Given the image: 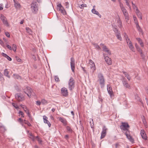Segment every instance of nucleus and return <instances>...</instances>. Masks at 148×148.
<instances>
[{"label": "nucleus", "mask_w": 148, "mask_h": 148, "mask_svg": "<svg viewBox=\"0 0 148 148\" xmlns=\"http://www.w3.org/2000/svg\"><path fill=\"white\" fill-rule=\"evenodd\" d=\"M94 47H95L97 49H101L99 46L97 44H94Z\"/></svg>", "instance_id": "nucleus-51"}, {"label": "nucleus", "mask_w": 148, "mask_h": 148, "mask_svg": "<svg viewBox=\"0 0 148 148\" xmlns=\"http://www.w3.org/2000/svg\"><path fill=\"white\" fill-rule=\"evenodd\" d=\"M75 82L73 78L71 77L69 80L68 82L69 88V90L72 91L75 87Z\"/></svg>", "instance_id": "nucleus-2"}, {"label": "nucleus", "mask_w": 148, "mask_h": 148, "mask_svg": "<svg viewBox=\"0 0 148 148\" xmlns=\"http://www.w3.org/2000/svg\"><path fill=\"white\" fill-rule=\"evenodd\" d=\"M125 131H126V132L125 133V134L126 136L127 135L128 136L130 135V132L128 129H127V130H126Z\"/></svg>", "instance_id": "nucleus-43"}, {"label": "nucleus", "mask_w": 148, "mask_h": 148, "mask_svg": "<svg viewBox=\"0 0 148 148\" xmlns=\"http://www.w3.org/2000/svg\"><path fill=\"white\" fill-rule=\"evenodd\" d=\"M102 50L103 51V53L106 54V56H108L111 54V51L106 46L102 44Z\"/></svg>", "instance_id": "nucleus-4"}, {"label": "nucleus", "mask_w": 148, "mask_h": 148, "mask_svg": "<svg viewBox=\"0 0 148 148\" xmlns=\"http://www.w3.org/2000/svg\"><path fill=\"white\" fill-rule=\"evenodd\" d=\"M2 55L3 56L6 58L8 56L6 54L4 53H2Z\"/></svg>", "instance_id": "nucleus-62"}, {"label": "nucleus", "mask_w": 148, "mask_h": 148, "mask_svg": "<svg viewBox=\"0 0 148 148\" xmlns=\"http://www.w3.org/2000/svg\"><path fill=\"white\" fill-rule=\"evenodd\" d=\"M135 47H136V49H137L138 50H140V48L138 46L137 43L135 44Z\"/></svg>", "instance_id": "nucleus-54"}, {"label": "nucleus", "mask_w": 148, "mask_h": 148, "mask_svg": "<svg viewBox=\"0 0 148 148\" xmlns=\"http://www.w3.org/2000/svg\"><path fill=\"white\" fill-rule=\"evenodd\" d=\"M12 105L16 109H18L19 108L18 106L14 103H12Z\"/></svg>", "instance_id": "nucleus-46"}, {"label": "nucleus", "mask_w": 148, "mask_h": 148, "mask_svg": "<svg viewBox=\"0 0 148 148\" xmlns=\"http://www.w3.org/2000/svg\"><path fill=\"white\" fill-rule=\"evenodd\" d=\"M55 80L56 82H59L60 80L58 77V76L56 75L54 76Z\"/></svg>", "instance_id": "nucleus-38"}, {"label": "nucleus", "mask_w": 148, "mask_h": 148, "mask_svg": "<svg viewBox=\"0 0 148 148\" xmlns=\"http://www.w3.org/2000/svg\"><path fill=\"white\" fill-rule=\"evenodd\" d=\"M127 137L129 140L132 143H134V140L132 137L130 135L128 136L127 135Z\"/></svg>", "instance_id": "nucleus-25"}, {"label": "nucleus", "mask_w": 148, "mask_h": 148, "mask_svg": "<svg viewBox=\"0 0 148 148\" xmlns=\"http://www.w3.org/2000/svg\"><path fill=\"white\" fill-rule=\"evenodd\" d=\"M3 9V6L2 4H0V10H1Z\"/></svg>", "instance_id": "nucleus-58"}, {"label": "nucleus", "mask_w": 148, "mask_h": 148, "mask_svg": "<svg viewBox=\"0 0 148 148\" xmlns=\"http://www.w3.org/2000/svg\"><path fill=\"white\" fill-rule=\"evenodd\" d=\"M113 27V30L115 33L116 36L117 38L120 41L122 40V38L121 36V34L119 31L116 28L117 26H116L112 25Z\"/></svg>", "instance_id": "nucleus-3"}, {"label": "nucleus", "mask_w": 148, "mask_h": 148, "mask_svg": "<svg viewBox=\"0 0 148 148\" xmlns=\"http://www.w3.org/2000/svg\"><path fill=\"white\" fill-rule=\"evenodd\" d=\"M132 7L133 9H136V8H137V7L133 3V2H132Z\"/></svg>", "instance_id": "nucleus-50"}, {"label": "nucleus", "mask_w": 148, "mask_h": 148, "mask_svg": "<svg viewBox=\"0 0 148 148\" xmlns=\"http://www.w3.org/2000/svg\"><path fill=\"white\" fill-rule=\"evenodd\" d=\"M14 1L15 2V4H14L15 7L16 8H19L20 6V4L19 3H16L15 2V0H14Z\"/></svg>", "instance_id": "nucleus-35"}, {"label": "nucleus", "mask_w": 148, "mask_h": 148, "mask_svg": "<svg viewBox=\"0 0 148 148\" xmlns=\"http://www.w3.org/2000/svg\"><path fill=\"white\" fill-rule=\"evenodd\" d=\"M140 134L142 138L145 140L147 139V137L145 132L143 130H141L140 131Z\"/></svg>", "instance_id": "nucleus-15"}, {"label": "nucleus", "mask_w": 148, "mask_h": 148, "mask_svg": "<svg viewBox=\"0 0 148 148\" xmlns=\"http://www.w3.org/2000/svg\"><path fill=\"white\" fill-rule=\"evenodd\" d=\"M108 129L106 128L105 126H104L103 127L102 130V138H104L106 135V131Z\"/></svg>", "instance_id": "nucleus-17"}, {"label": "nucleus", "mask_w": 148, "mask_h": 148, "mask_svg": "<svg viewBox=\"0 0 148 148\" xmlns=\"http://www.w3.org/2000/svg\"><path fill=\"white\" fill-rule=\"evenodd\" d=\"M20 106L23 109L24 108H25V109H26V107L25 106V105L21 104Z\"/></svg>", "instance_id": "nucleus-64"}, {"label": "nucleus", "mask_w": 148, "mask_h": 148, "mask_svg": "<svg viewBox=\"0 0 148 148\" xmlns=\"http://www.w3.org/2000/svg\"><path fill=\"white\" fill-rule=\"evenodd\" d=\"M99 102H102V97L100 95L99 96Z\"/></svg>", "instance_id": "nucleus-61"}, {"label": "nucleus", "mask_w": 148, "mask_h": 148, "mask_svg": "<svg viewBox=\"0 0 148 148\" xmlns=\"http://www.w3.org/2000/svg\"><path fill=\"white\" fill-rule=\"evenodd\" d=\"M26 30L27 32L29 33V34H31L32 32V31L31 29L29 27H26Z\"/></svg>", "instance_id": "nucleus-37"}, {"label": "nucleus", "mask_w": 148, "mask_h": 148, "mask_svg": "<svg viewBox=\"0 0 148 148\" xmlns=\"http://www.w3.org/2000/svg\"><path fill=\"white\" fill-rule=\"evenodd\" d=\"M18 121L21 123H24L23 120L21 118H19L18 119Z\"/></svg>", "instance_id": "nucleus-52"}, {"label": "nucleus", "mask_w": 148, "mask_h": 148, "mask_svg": "<svg viewBox=\"0 0 148 148\" xmlns=\"http://www.w3.org/2000/svg\"><path fill=\"white\" fill-rule=\"evenodd\" d=\"M31 8L32 13L34 14L37 13L38 10V5L34 0L32 1L31 4Z\"/></svg>", "instance_id": "nucleus-1"}, {"label": "nucleus", "mask_w": 148, "mask_h": 148, "mask_svg": "<svg viewBox=\"0 0 148 148\" xmlns=\"http://www.w3.org/2000/svg\"><path fill=\"white\" fill-rule=\"evenodd\" d=\"M103 56L105 61L108 65H111L112 63L111 59L109 58L108 56H106V54H104V53H103Z\"/></svg>", "instance_id": "nucleus-8"}, {"label": "nucleus", "mask_w": 148, "mask_h": 148, "mask_svg": "<svg viewBox=\"0 0 148 148\" xmlns=\"http://www.w3.org/2000/svg\"><path fill=\"white\" fill-rule=\"evenodd\" d=\"M135 99L138 101H139L142 104V105L143 106V103L141 99L138 96H136L135 97Z\"/></svg>", "instance_id": "nucleus-31"}, {"label": "nucleus", "mask_w": 148, "mask_h": 148, "mask_svg": "<svg viewBox=\"0 0 148 148\" xmlns=\"http://www.w3.org/2000/svg\"><path fill=\"white\" fill-rule=\"evenodd\" d=\"M124 37L125 38L126 40V39H128L129 38H128V36L127 35L126 33H124Z\"/></svg>", "instance_id": "nucleus-49"}, {"label": "nucleus", "mask_w": 148, "mask_h": 148, "mask_svg": "<svg viewBox=\"0 0 148 148\" xmlns=\"http://www.w3.org/2000/svg\"><path fill=\"white\" fill-rule=\"evenodd\" d=\"M13 76L14 77V78L15 79H22V77L18 74H13Z\"/></svg>", "instance_id": "nucleus-26"}, {"label": "nucleus", "mask_w": 148, "mask_h": 148, "mask_svg": "<svg viewBox=\"0 0 148 148\" xmlns=\"http://www.w3.org/2000/svg\"><path fill=\"white\" fill-rule=\"evenodd\" d=\"M91 11L92 13L97 15L100 18L101 17V15L99 14L97 11L95 9L93 8L92 9Z\"/></svg>", "instance_id": "nucleus-22"}, {"label": "nucleus", "mask_w": 148, "mask_h": 148, "mask_svg": "<svg viewBox=\"0 0 148 148\" xmlns=\"http://www.w3.org/2000/svg\"><path fill=\"white\" fill-rule=\"evenodd\" d=\"M119 6L121 8L124 7L123 4L121 2L120 3Z\"/></svg>", "instance_id": "nucleus-57"}, {"label": "nucleus", "mask_w": 148, "mask_h": 148, "mask_svg": "<svg viewBox=\"0 0 148 148\" xmlns=\"http://www.w3.org/2000/svg\"><path fill=\"white\" fill-rule=\"evenodd\" d=\"M118 26L120 28H121L122 27V24L121 20L119 19L118 21Z\"/></svg>", "instance_id": "nucleus-29"}, {"label": "nucleus", "mask_w": 148, "mask_h": 148, "mask_svg": "<svg viewBox=\"0 0 148 148\" xmlns=\"http://www.w3.org/2000/svg\"><path fill=\"white\" fill-rule=\"evenodd\" d=\"M87 7V5H86V4H82L81 5H79V8L81 9L83 8L84 7Z\"/></svg>", "instance_id": "nucleus-40"}, {"label": "nucleus", "mask_w": 148, "mask_h": 148, "mask_svg": "<svg viewBox=\"0 0 148 148\" xmlns=\"http://www.w3.org/2000/svg\"><path fill=\"white\" fill-rule=\"evenodd\" d=\"M12 50L14 51V52H16L17 47L16 45L13 44L12 45Z\"/></svg>", "instance_id": "nucleus-33"}, {"label": "nucleus", "mask_w": 148, "mask_h": 148, "mask_svg": "<svg viewBox=\"0 0 148 148\" xmlns=\"http://www.w3.org/2000/svg\"><path fill=\"white\" fill-rule=\"evenodd\" d=\"M89 62L90 65V68L91 70V72L93 73L96 69L95 64L91 60H89Z\"/></svg>", "instance_id": "nucleus-9"}, {"label": "nucleus", "mask_w": 148, "mask_h": 148, "mask_svg": "<svg viewBox=\"0 0 148 148\" xmlns=\"http://www.w3.org/2000/svg\"><path fill=\"white\" fill-rule=\"evenodd\" d=\"M0 18L1 20L2 21L4 25H6L7 27H9L10 25L7 21V18L3 15L1 14Z\"/></svg>", "instance_id": "nucleus-6"}, {"label": "nucleus", "mask_w": 148, "mask_h": 148, "mask_svg": "<svg viewBox=\"0 0 148 148\" xmlns=\"http://www.w3.org/2000/svg\"><path fill=\"white\" fill-rule=\"evenodd\" d=\"M66 129L69 132H72V130L71 129V127L69 126H67Z\"/></svg>", "instance_id": "nucleus-45"}, {"label": "nucleus", "mask_w": 148, "mask_h": 148, "mask_svg": "<svg viewBox=\"0 0 148 148\" xmlns=\"http://www.w3.org/2000/svg\"><path fill=\"white\" fill-rule=\"evenodd\" d=\"M136 39L138 41V43L140 44L141 46L143 47L144 46V44L141 39L139 38H136Z\"/></svg>", "instance_id": "nucleus-23"}, {"label": "nucleus", "mask_w": 148, "mask_h": 148, "mask_svg": "<svg viewBox=\"0 0 148 148\" xmlns=\"http://www.w3.org/2000/svg\"><path fill=\"white\" fill-rule=\"evenodd\" d=\"M107 87L108 92L110 95V97L113 96L114 94L111 86L110 85H108L107 86Z\"/></svg>", "instance_id": "nucleus-14"}, {"label": "nucleus", "mask_w": 148, "mask_h": 148, "mask_svg": "<svg viewBox=\"0 0 148 148\" xmlns=\"http://www.w3.org/2000/svg\"><path fill=\"white\" fill-rule=\"evenodd\" d=\"M24 92L25 93L27 94V95L29 98H31V94H33L34 93L32 89L29 87H27L24 90Z\"/></svg>", "instance_id": "nucleus-5"}, {"label": "nucleus", "mask_w": 148, "mask_h": 148, "mask_svg": "<svg viewBox=\"0 0 148 148\" xmlns=\"http://www.w3.org/2000/svg\"><path fill=\"white\" fill-rule=\"evenodd\" d=\"M123 103L125 104V108H126L127 106V101L126 100H125L123 102Z\"/></svg>", "instance_id": "nucleus-56"}, {"label": "nucleus", "mask_w": 148, "mask_h": 148, "mask_svg": "<svg viewBox=\"0 0 148 148\" xmlns=\"http://www.w3.org/2000/svg\"><path fill=\"white\" fill-rule=\"evenodd\" d=\"M8 60L10 61H11L12 60V58L8 56H7V57L6 58Z\"/></svg>", "instance_id": "nucleus-63"}, {"label": "nucleus", "mask_w": 148, "mask_h": 148, "mask_svg": "<svg viewBox=\"0 0 148 148\" xmlns=\"http://www.w3.org/2000/svg\"><path fill=\"white\" fill-rule=\"evenodd\" d=\"M36 139L40 143H41L42 142V140L38 136H37L36 137Z\"/></svg>", "instance_id": "nucleus-41"}, {"label": "nucleus", "mask_w": 148, "mask_h": 148, "mask_svg": "<svg viewBox=\"0 0 148 148\" xmlns=\"http://www.w3.org/2000/svg\"><path fill=\"white\" fill-rule=\"evenodd\" d=\"M36 104L38 106H39L41 104V102L40 101H36Z\"/></svg>", "instance_id": "nucleus-60"}, {"label": "nucleus", "mask_w": 148, "mask_h": 148, "mask_svg": "<svg viewBox=\"0 0 148 148\" xmlns=\"http://www.w3.org/2000/svg\"><path fill=\"white\" fill-rule=\"evenodd\" d=\"M29 135L31 136L30 138L33 141H34V136H33L32 134V133H30L29 134Z\"/></svg>", "instance_id": "nucleus-47"}, {"label": "nucleus", "mask_w": 148, "mask_h": 148, "mask_svg": "<svg viewBox=\"0 0 148 148\" xmlns=\"http://www.w3.org/2000/svg\"><path fill=\"white\" fill-rule=\"evenodd\" d=\"M18 113L20 115H21V117H24V114L23 112L21 111H19V112Z\"/></svg>", "instance_id": "nucleus-44"}, {"label": "nucleus", "mask_w": 148, "mask_h": 148, "mask_svg": "<svg viewBox=\"0 0 148 148\" xmlns=\"http://www.w3.org/2000/svg\"><path fill=\"white\" fill-rule=\"evenodd\" d=\"M126 21L127 22L129 19V15L128 12L123 14Z\"/></svg>", "instance_id": "nucleus-30"}, {"label": "nucleus", "mask_w": 148, "mask_h": 148, "mask_svg": "<svg viewBox=\"0 0 148 148\" xmlns=\"http://www.w3.org/2000/svg\"><path fill=\"white\" fill-rule=\"evenodd\" d=\"M15 97L18 101H21L24 100V97L23 96H21L20 93L16 94L15 95Z\"/></svg>", "instance_id": "nucleus-12"}, {"label": "nucleus", "mask_w": 148, "mask_h": 148, "mask_svg": "<svg viewBox=\"0 0 148 148\" xmlns=\"http://www.w3.org/2000/svg\"><path fill=\"white\" fill-rule=\"evenodd\" d=\"M122 72L124 74L125 77L127 78V79L128 80L130 81L131 79V78L129 76V75L127 73L124 71H123Z\"/></svg>", "instance_id": "nucleus-27"}, {"label": "nucleus", "mask_w": 148, "mask_h": 148, "mask_svg": "<svg viewBox=\"0 0 148 148\" xmlns=\"http://www.w3.org/2000/svg\"><path fill=\"white\" fill-rule=\"evenodd\" d=\"M61 93L62 95L64 97H66L68 95V92L67 89L64 87L62 88L61 89Z\"/></svg>", "instance_id": "nucleus-13"}, {"label": "nucleus", "mask_w": 148, "mask_h": 148, "mask_svg": "<svg viewBox=\"0 0 148 148\" xmlns=\"http://www.w3.org/2000/svg\"><path fill=\"white\" fill-rule=\"evenodd\" d=\"M5 33L6 36L8 38H9L10 37V34L8 32H5Z\"/></svg>", "instance_id": "nucleus-48"}, {"label": "nucleus", "mask_w": 148, "mask_h": 148, "mask_svg": "<svg viewBox=\"0 0 148 148\" xmlns=\"http://www.w3.org/2000/svg\"><path fill=\"white\" fill-rule=\"evenodd\" d=\"M126 42L128 45L129 46V47L130 49L132 51H134V47H133L132 43L130 41V38H129L128 39H126Z\"/></svg>", "instance_id": "nucleus-11"}, {"label": "nucleus", "mask_w": 148, "mask_h": 148, "mask_svg": "<svg viewBox=\"0 0 148 148\" xmlns=\"http://www.w3.org/2000/svg\"><path fill=\"white\" fill-rule=\"evenodd\" d=\"M6 47H7L8 49L10 50H12V47L9 45H6Z\"/></svg>", "instance_id": "nucleus-55"}, {"label": "nucleus", "mask_w": 148, "mask_h": 148, "mask_svg": "<svg viewBox=\"0 0 148 148\" xmlns=\"http://www.w3.org/2000/svg\"><path fill=\"white\" fill-rule=\"evenodd\" d=\"M122 125L120 126V129L123 130L125 131L128 128L130 127L127 123L122 122Z\"/></svg>", "instance_id": "nucleus-7"}, {"label": "nucleus", "mask_w": 148, "mask_h": 148, "mask_svg": "<svg viewBox=\"0 0 148 148\" xmlns=\"http://www.w3.org/2000/svg\"><path fill=\"white\" fill-rule=\"evenodd\" d=\"M59 120L62 122L64 125H66L67 124V121L66 120L63 118L60 117H58Z\"/></svg>", "instance_id": "nucleus-19"}, {"label": "nucleus", "mask_w": 148, "mask_h": 148, "mask_svg": "<svg viewBox=\"0 0 148 148\" xmlns=\"http://www.w3.org/2000/svg\"><path fill=\"white\" fill-rule=\"evenodd\" d=\"M24 123L25 124H27L28 126H29V127L31 126V124L28 121H26L25 120H24Z\"/></svg>", "instance_id": "nucleus-36"}, {"label": "nucleus", "mask_w": 148, "mask_h": 148, "mask_svg": "<svg viewBox=\"0 0 148 148\" xmlns=\"http://www.w3.org/2000/svg\"><path fill=\"white\" fill-rule=\"evenodd\" d=\"M126 5L128 6L130 5L129 3V0H125Z\"/></svg>", "instance_id": "nucleus-59"}, {"label": "nucleus", "mask_w": 148, "mask_h": 148, "mask_svg": "<svg viewBox=\"0 0 148 148\" xmlns=\"http://www.w3.org/2000/svg\"><path fill=\"white\" fill-rule=\"evenodd\" d=\"M43 119L44 120V122L45 123H47L49 127L51 126V124L50 122L47 120V118L45 116H43Z\"/></svg>", "instance_id": "nucleus-18"}, {"label": "nucleus", "mask_w": 148, "mask_h": 148, "mask_svg": "<svg viewBox=\"0 0 148 148\" xmlns=\"http://www.w3.org/2000/svg\"><path fill=\"white\" fill-rule=\"evenodd\" d=\"M90 124L91 127L92 128H93V126L94 125V123H93V119H92L91 121H90Z\"/></svg>", "instance_id": "nucleus-42"}, {"label": "nucleus", "mask_w": 148, "mask_h": 148, "mask_svg": "<svg viewBox=\"0 0 148 148\" xmlns=\"http://www.w3.org/2000/svg\"><path fill=\"white\" fill-rule=\"evenodd\" d=\"M98 77L99 79L97 81V82H99L101 86L102 87V74L101 73H99L98 75Z\"/></svg>", "instance_id": "nucleus-21"}, {"label": "nucleus", "mask_w": 148, "mask_h": 148, "mask_svg": "<svg viewBox=\"0 0 148 148\" xmlns=\"http://www.w3.org/2000/svg\"><path fill=\"white\" fill-rule=\"evenodd\" d=\"M27 113L28 116L29 117V119H31V118L32 119V117L31 116V114L29 112V110H27Z\"/></svg>", "instance_id": "nucleus-53"}, {"label": "nucleus", "mask_w": 148, "mask_h": 148, "mask_svg": "<svg viewBox=\"0 0 148 148\" xmlns=\"http://www.w3.org/2000/svg\"><path fill=\"white\" fill-rule=\"evenodd\" d=\"M71 66L72 71L74 73L75 69V59L73 58H71Z\"/></svg>", "instance_id": "nucleus-10"}, {"label": "nucleus", "mask_w": 148, "mask_h": 148, "mask_svg": "<svg viewBox=\"0 0 148 148\" xmlns=\"http://www.w3.org/2000/svg\"><path fill=\"white\" fill-rule=\"evenodd\" d=\"M4 75L7 76L8 78L10 77V76L9 75V72L8 71L7 69H5L4 71Z\"/></svg>", "instance_id": "nucleus-28"}, {"label": "nucleus", "mask_w": 148, "mask_h": 148, "mask_svg": "<svg viewBox=\"0 0 148 148\" xmlns=\"http://www.w3.org/2000/svg\"><path fill=\"white\" fill-rule=\"evenodd\" d=\"M136 25L137 28L138 29V31L141 32H143V30L138 25V23L137 21H136Z\"/></svg>", "instance_id": "nucleus-24"}, {"label": "nucleus", "mask_w": 148, "mask_h": 148, "mask_svg": "<svg viewBox=\"0 0 148 148\" xmlns=\"http://www.w3.org/2000/svg\"><path fill=\"white\" fill-rule=\"evenodd\" d=\"M63 7L61 5V3H59L57 5L58 10H60L61 9H63Z\"/></svg>", "instance_id": "nucleus-32"}, {"label": "nucleus", "mask_w": 148, "mask_h": 148, "mask_svg": "<svg viewBox=\"0 0 148 148\" xmlns=\"http://www.w3.org/2000/svg\"><path fill=\"white\" fill-rule=\"evenodd\" d=\"M136 13L138 17L140 18V19H142V14L140 12L139 10H138V8H137L136 9Z\"/></svg>", "instance_id": "nucleus-20"}, {"label": "nucleus", "mask_w": 148, "mask_h": 148, "mask_svg": "<svg viewBox=\"0 0 148 148\" xmlns=\"http://www.w3.org/2000/svg\"><path fill=\"white\" fill-rule=\"evenodd\" d=\"M41 103L43 104H45L47 103H48L47 101L45 99H42V100Z\"/></svg>", "instance_id": "nucleus-39"}, {"label": "nucleus", "mask_w": 148, "mask_h": 148, "mask_svg": "<svg viewBox=\"0 0 148 148\" xmlns=\"http://www.w3.org/2000/svg\"><path fill=\"white\" fill-rule=\"evenodd\" d=\"M122 83L123 86L129 89H130V86L128 83L126 79L123 80L122 81Z\"/></svg>", "instance_id": "nucleus-16"}, {"label": "nucleus", "mask_w": 148, "mask_h": 148, "mask_svg": "<svg viewBox=\"0 0 148 148\" xmlns=\"http://www.w3.org/2000/svg\"><path fill=\"white\" fill-rule=\"evenodd\" d=\"M59 11H60L63 15H65L66 14V12L64 8L63 9H61Z\"/></svg>", "instance_id": "nucleus-34"}]
</instances>
